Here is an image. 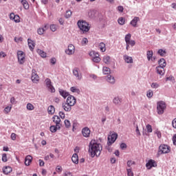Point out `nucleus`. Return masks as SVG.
I'll return each mask as SVG.
<instances>
[{
	"label": "nucleus",
	"mask_w": 176,
	"mask_h": 176,
	"mask_svg": "<svg viewBox=\"0 0 176 176\" xmlns=\"http://www.w3.org/2000/svg\"><path fill=\"white\" fill-rule=\"evenodd\" d=\"M28 43L29 48L31 51L35 49V42H34L32 40L28 38Z\"/></svg>",
	"instance_id": "21"
},
{
	"label": "nucleus",
	"mask_w": 176,
	"mask_h": 176,
	"mask_svg": "<svg viewBox=\"0 0 176 176\" xmlns=\"http://www.w3.org/2000/svg\"><path fill=\"white\" fill-rule=\"evenodd\" d=\"M26 108L28 111H34V109H35V107H34L33 104L31 103H28Z\"/></svg>",
	"instance_id": "37"
},
{
	"label": "nucleus",
	"mask_w": 176,
	"mask_h": 176,
	"mask_svg": "<svg viewBox=\"0 0 176 176\" xmlns=\"http://www.w3.org/2000/svg\"><path fill=\"white\" fill-rule=\"evenodd\" d=\"M73 106L68 104L67 102L63 104V108L66 112H69L72 109Z\"/></svg>",
	"instance_id": "18"
},
{
	"label": "nucleus",
	"mask_w": 176,
	"mask_h": 176,
	"mask_svg": "<svg viewBox=\"0 0 176 176\" xmlns=\"http://www.w3.org/2000/svg\"><path fill=\"white\" fill-rule=\"evenodd\" d=\"M59 93L63 98H67L69 96V94L64 89H59Z\"/></svg>",
	"instance_id": "27"
},
{
	"label": "nucleus",
	"mask_w": 176,
	"mask_h": 176,
	"mask_svg": "<svg viewBox=\"0 0 176 176\" xmlns=\"http://www.w3.org/2000/svg\"><path fill=\"white\" fill-rule=\"evenodd\" d=\"M102 151V146L100 143H97L96 140H91L89 145V152L91 153V157L96 156L98 157L101 155Z\"/></svg>",
	"instance_id": "1"
},
{
	"label": "nucleus",
	"mask_w": 176,
	"mask_h": 176,
	"mask_svg": "<svg viewBox=\"0 0 176 176\" xmlns=\"http://www.w3.org/2000/svg\"><path fill=\"white\" fill-rule=\"evenodd\" d=\"M87 43H89V40L86 38H82V45H87Z\"/></svg>",
	"instance_id": "56"
},
{
	"label": "nucleus",
	"mask_w": 176,
	"mask_h": 176,
	"mask_svg": "<svg viewBox=\"0 0 176 176\" xmlns=\"http://www.w3.org/2000/svg\"><path fill=\"white\" fill-rule=\"evenodd\" d=\"M140 21V17L138 16H135L133 18V19L130 22L131 25H132V27H138L137 23H138V21Z\"/></svg>",
	"instance_id": "19"
},
{
	"label": "nucleus",
	"mask_w": 176,
	"mask_h": 176,
	"mask_svg": "<svg viewBox=\"0 0 176 176\" xmlns=\"http://www.w3.org/2000/svg\"><path fill=\"white\" fill-rule=\"evenodd\" d=\"M103 61L105 64H109L111 63V57L109 56H104Z\"/></svg>",
	"instance_id": "33"
},
{
	"label": "nucleus",
	"mask_w": 176,
	"mask_h": 176,
	"mask_svg": "<svg viewBox=\"0 0 176 176\" xmlns=\"http://www.w3.org/2000/svg\"><path fill=\"white\" fill-rule=\"evenodd\" d=\"M52 120L57 126H60V123L61 122V119H60V117H58V116H54L52 118Z\"/></svg>",
	"instance_id": "17"
},
{
	"label": "nucleus",
	"mask_w": 176,
	"mask_h": 176,
	"mask_svg": "<svg viewBox=\"0 0 176 176\" xmlns=\"http://www.w3.org/2000/svg\"><path fill=\"white\" fill-rule=\"evenodd\" d=\"M50 130L52 133H56V131H57V130H60V126H51L50 128Z\"/></svg>",
	"instance_id": "30"
},
{
	"label": "nucleus",
	"mask_w": 176,
	"mask_h": 176,
	"mask_svg": "<svg viewBox=\"0 0 176 176\" xmlns=\"http://www.w3.org/2000/svg\"><path fill=\"white\" fill-rule=\"evenodd\" d=\"M156 72L157 74H158V75H160L161 76H163V75H164V67H156Z\"/></svg>",
	"instance_id": "20"
},
{
	"label": "nucleus",
	"mask_w": 176,
	"mask_h": 176,
	"mask_svg": "<svg viewBox=\"0 0 176 176\" xmlns=\"http://www.w3.org/2000/svg\"><path fill=\"white\" fill-rule=\"evenodd\" d=\"M55 111H56V110H55L54 106H50V107H48L47 112H48L49 115H53V113H54Z\"/></svg>",
	"instance_id": "31"
},
{
	"label": "nucleus",
	"mask_w": 176,
	"mask_h": 176,
	"mask_svg": "<svg viewBox=\"0 0 176 176\" xmlns=\"http://www.w3.org/2000/svg\"><path fill=\"white\" fill-rule=\"evenodd\" d=\"M66 102H67L69 105H75L76 104V98L74 97V96H69L67 98Z\"/></svg>",
	"instance_id": "11"
},
{
	"label": "nucleus",
	"mask_w": 176,
	"mask_h": 176,
	"mask_svg": "<svg viewBox=\"0 0 176 176\" xmlns=\"http://www.w3.org/2000/svg\"><path fill=\"white\" fill-rule=\"evenodd\" d=\"M11 139L12 140V141H16V133H12L11 134Z\"/></svg>",
	"instance_id": "60"
},
{
	"label": "nucleus",
	"mask_w": 176,
	"mask_h": 176,
	"mask_svg": "<svg viewBox=\"0 0 176 176\" xmlns=\"http://www.w3.org/2000/svg\"><path fill=\"white\" fill-rule=\"evenodd\" d=\"M2 162H3L4 163H6V162H8V155H6V153H3L2 155Z\"/></svg>",
	"instance_id": "46"
},
{
	"label": "nucleus",
	"mask_w": 176,
	"mask_h": 176,
	"mask_svg": "<svg viewBox=\"0 0 176 176\" xmlns=\"http://www.w3.org/2000/svg\"><path fill=\"white\" fill-rule=\"evenodd\" d=\"M78 28L83 32H88L90 30V26L89 23L85 21H78L77 23Z\"/></svg>",
	"instance_id": "2"
},
{
	"label": "nucleus",
	"mask_w": 176,
	"mask_h": 176,
	"mask_svg": "<svg viewBox=\"0 0 176 176\" xmlns=\"http://www.w3.org/2000/svg\"><path fill=\"white\" fill-rule=\"evenodd\" d=\"M47 28H49V25L47 24L45 25L43 28H38L37 30L38 35H43L45 31H46Z\"/></svg>",
	"instance_id": "16"
},
{
	"label": "nucleus",
	"mask_w": 176,
	"mask_h": 176,
	"mask_svg": "<svg viewBox=\"0 0 176 176\" xmlns=\"http://www.w3.org/2000/svg\"><path fill=\"white\" fill-rule=\"evenodd\" d=\"M146 128L148 133H152L153 129H152V126L151 124H147Z\"/></svg>",
	"instance_id": "51"
},
{
	"label": "nucleus",
	"mask_w": 176,
	"mask_h": 176,
	"mask_svg": "<svg viewBox=\"0 0 176 176\" xmlns=\"http://www.w3.org/2000/svg\"><path fill=\"white\" fill-rule=\"evenodd\" d=\"M127 175L128 176H134V173H133V170L130 168H126Z\"/></svg>",
	"instance_id": "43"
},
{
	"label": "nucleus",
	"mask_w": 176,
	"mask_h": 176,
	"mask_svg": "<svg viewBox=\"0 0 176 176\" xmlns=\"http://www.w3.org/2000/svg\"><path fill=\"white\" fill-rule=\"evenodd\" d=\"M107 82H109V83H115V78L112 77V76H107Z\"/></svg>",
	"instance_id": "36"
},
{
	"label": "nucleus",
	"mask_w": 176,
	"mask_h": 176,
	"mask_svg": "<svg viewBox=\"0 0 176 176\" xmlns=\"http://www.w3.org/2000/svg\"><path fill=\"white\" fill-rule=\"evenodd\" d=\"M70 90L72 93H80V91L76 87H72Z\"/></svg>",
	"instance_id": "39"
},
{
	"label": "nucleus",
	"mask_w": 176,
	"mask_h": 176,
	"mask_svg": "<svg viewBox=\"0 0 176 176\" xmlns=\"http://www.w3.org/2000/svg\"><path fill=\"white\" fill-rule=\"evenodd\" d=\"M45 85L51 93H55L56 92V89H54V87L52 85V80L50 78H46L45 79Z\"/></svg>",
	"instance_id": "8"
},
{
	"label": "nucleus",
	"mask_w": 176,
	"mask_h": 176,
	"mask_svg": "<svg viewBox=\"0 0 176 176\" xmlns=\"http://www.w3.org/2000/svg\"><path fill=\"white\" fill-rule=\"evenodd\" d=\"M94 14H95L94 10H91L88 12V15L89 16V17H94Z\"/></svg>",
	"instance_id": "55"
},
{
	"label": "nucleus",
	"mask_w": 176,
	"mask_h": 176,
	"mask_svg": "<svg viewBox=\"0 0 176 176\" xmlns=\"http://www.w3.org/2000/svg\"><path fill=\"white\" fill-rule=\"evenodd\" d=\"M173 144L176 145V134L173 137Z\"/></svg>",
	"instance_id": "63"
},
{
	"label": "nucleus",
	"mask_w": 176,
	"mask_h": 176,
	"mask_svg": "<svg viewBox=\"0 0 176 176\" xmlns=\"http://www.w3.org/2000/svg\"><path fill=\"white\" fill-rule=\"evenodd\" d=\"M159 87H160V85L157 82H153L151 85V87L153 89H157Z\"/></svg>",
	"instance_id": "54"
},
{
	"label": "nucleus",
	"mask_w": 176,
	"mask_h": 176,
	"mask_svg": "<svg viewBox=\"0 0 176 176\" xmlns=\"http://www.w3.org/2000/svg\"><path fill=\"white\" fill-rule=\"evenodd\" d=\"M21 3L23 5L24 9H30V5L28 4V2H27L26 0H21Z\"/></svg>",
	"instance_id": "29"
},
{
	"label": "nucleus",
	"mask_w": 176,
	"mask_h": 176,
	"mask_svg": "<svg viewBox=\"0 0 176 176\" xmlns=\"http://www.w3.org/2000/svg\"><path fill=\"white\" fill-rule=\"evenodd\" d=\"M158 54H160V56H162V57L164 56H166V50H163L162 49L158 50Z\"/></svg>",
	"instance_id": "45"
},
{
	"label": "nucleus",
	"mask_w": 176,
	"mask_h": 176,
	"mask_svg": "<svg viewBox=\"0 0 176 176\" xmlns=\"http://www.w3.org/2000/svg\"><path fill=\"white\" fill-rule=\"evenodd\" d=\"M124 60L125 63H127V64H133V58L131 56H129L128 55H124Z\"/></svg>",
	"instance_id": "25"
},
{
	"label": "nucleus",
	"mask_w": 176,
	"mask_h": 176,
	"mask_svg": "<svg viewBox=\"0 0 176 176\" xmlns=\"http://www.w3.org/2000/svg\"><path fill=\"white\" fill-rule=\"evenodd\" d=\"M72 15V12H71V10H67L65 14V17L66 19H69V17H71Z\"/></svg>",
	"instance_id": "47"
},
{
	"label": "nucleus",
	"mask_w": 176,
	"mask_h": 176,
	"mask_svg": "<svg viewBox=\"0 0 176 176\" xmlns=\"http://www.w3.org/2000/svg\"><path fill=\"white\" fill-rule=\"evenodd\" d=\"M17 57L19 64H24L25 63V54L23 51L17 52Z\"/></svg>",
	"instance_id": "7"
},
{
	"label": "nucleus",
	"mask_w": 176,
	"mask_h": 176,
	"mask_svg": "<svg viewBox=\"0 0 176 176\" xmlns=\"http://www.w3.org/2000/svg\"><path fill=\"white\" fill-rule=\"evenodd\" d=\"M126 44L127 45V46H131L133 47V46H135V41L134 40H129V42H126Z\"/></svg>",
	"instance_id": "38"
},
{
	"label": "nucleus",
	"mask_w": 176,
	"mask_h": 176,
	"mask_svg": "<svg viewBox=\"0 0 176 176\" xmlns=\"http://www.w3.org/2000/svg\"><path fill=\"white\" fill-rule=\"evenodd\" d=\"M50 30L52 32H55V31H57V26L56 25H51Z\"/></svg>",
	"instance_id": "48"
},
{
	"label": "nucleus",
	"mask_w": 176,
	"mask_h": 176,
	"mask_svg": "<svg viewBox=\"0 0 176 176\" xmlns=\"http://www.w3.org/2000/svg\"><path fill=\"white\" fill-rule=\"evenodd\" d=\"M122 98L119 97H115L113 100V102L115 104V105H120L122 104Z\"/></svg>",
	"instance_id": "26"
},
{
	"label": "nucleus",
	"mask_w": 176,
	"mask_h": 176,
	"mask_svg": "<svg viewBox=\"0 0 176 176\" xmlns=\"http://www.w3.org/2000/svg\"><path fill=\"white\" fill-rule=\"evenodd\" d=\"M124 21H125V20H124V18H123V17H121L118 19V23H120V25H124Z\"/></svg>",
	"instance_id": "49"
},
{
	"label": "nucleus",
	"mask_w": 176,
	"mask_h": 176,
	"mask_svg": "<svg viewBox=\"0 0 176 176\" xmlns=\"http://www.w3.org/2000/svg\"><path fill=\"white\" fill-rule=\"evenodd\" d=\"M99 47H100V52H102V53H104V52H105V50H107V48L105 47V43H100L99 45Z\"/></svg>",
	"instance_id": "32"
},
{
	"label": "nucleus",
	"mask_w": 176,
	"mask_h": 176,
	"mask_svg": "<svg viewBox=\"0 0 176 176\" xmlns=\"http://www.w3.org/2000/svg\"><path fill=\"white\" fill-rule=\"evenodd\" d=\"M32 80L33 83H38L39 82V76H38L36 72L33 71L32 73Z\"/></svg>",
	"instance_id": "15"
},
{
	"label": "nucleus",
	"mask_w": 176,
	"mask_h": 176,
	"mask_svg": "<svg viewBox=\"0 0 176 176\" xmlns=\"http://www.w3.org/2000/svg\"><path fill=\"white\" fill-rule=\"evenodd\" d=\"M116 140H118V133H114L109 135L107 138V145L111 146V145H112V144H113Z\"/></svg>",
	"instance_id": "6"
},
{
	"label": "nucleus",
	"mask_w": 176,
	"mask_h": 176,
	"mask_svg": "<svg viewBox=\"0 0 176 176\" xmlns=\"http://www.w3.org/2000/svg\"><path fill=\"white\" fill-rule=\"evenodd\" d=\"M148 98H152V97H153V91L149 89L147 91V94H146Z\"/></svg>",
	"instance_id": "42"
},
{
	"label": "nucleus",
	"mask_w": 176,
	"mask_h": 176,
	"mask_svg": "<svg viewBox=\"0 0 176 176\" xmlns=\"http://www.w3.org/2000/svg\"><path fill=\"white\" fill-rule=\"evenodd\" d=\"M32 162V156L27 155L25 158V164L26 166H30Z\"/></svg>",
	"instance_id": "24"
},
{
	"label": "nucleus",
	"mask_w": 176,
	"mask_h": 176,
	"mask_svg": "<svg viewBox=\"0 0 176 176\" xmlns=\"http://www.w3.org/2000/svg\"><path fill=\"white\" fill-rule=\"evenodd\" d=\"M13 20L15 23H20V16L19 15H15Z\"/></svg>",
	"instance_id": "53"
},
{
	"label": "nucleus",
	"mask_w": 176,
	"mask_h": 176,
	"mask_svg": "<svg viewBox=\"0 0 176 176\" xmlns=\"http://www.w3.org/2000/svg\"><path fill=\"white\" fill-rule=\"evenodd\" d=\"M102 71L104 75H109V74H111V69L109 67H103Z\"/></svg>",
	"instance_id": "34"
},
{
	"label": "nucleus",
	"mask_w": 176,
	"mask_h": 176,
	"mask_svg": "<svg viewBox=\"0 0 176 176\" xmlns=\"http://www.w3.org/2000/svg\"><path fill=\"white\" fill-rule=\"evenodd\" d=\"M120 148H121V149H125L126 148H127V145L124 143H122L120 144Z\"/></svg>",
	"instance_id": "62"
},
{
	"label": "nucleus",
	"mask_w": 176,
	"mask_h": 176,
	"mask_svg": "<svg viewBox=\"0 0 176 176\" xmlns=\"http://www.w3.org/2000/svg\"><path fill=\"white\" fill-rule=\"evenodd\" d=\"M72 161L73 163H74V164H78L79 163V157L78 156L77 153L73 154Z\"/></svg>",
	"instance_id": "23"
},
{
	"label": "nucleus",
	"mask_w": 176,
	"mask_h": 176,
	"mask_svg": "<svg viewBox=\"0 0 176 176\" xmlns=\"http://www.w3.org/2000/svg\"><path fill=\"white\" fill-rule=\"evenodd\" d=\"M12 167L10 166H4L3 168V173L6 175H8V174H10V173H12Z\"/></svg>",
	"instance_id": "22"
},
{
	"label": "nucleus",
	"mask_w": 176,
	"mask_h": 176,
	"mask_svg": "<svg viewBox=\"0 0 176 176\" xmlns=\"http://www.w3.org/2000/svg\"><path fill=\"white\" fill-rule=\"evenodd\" d=\"M65 127H67V129L71 127V122H69V120H65Z\"/></svg>",
	"instance_id": "52"
},
{
	"label": "nucleus",
	"mask_w": 176,
	"mask_h": 176,
	"mask_svg": "<svg viewBox=\"0 0 176 176\" xmlns=\"http://www.w3.org/2000/svg\"><path fill=\"white\" fill-rule=\"evenodd\" d=\"M10 102L11 104H12V105H14V104H17V102L16 101V99L14 98V97H12L10 98Z\"/></svg>",
	"instance_id": "57"
},
{
	"label": "nucleus",
	"mask_w": 176,
	"mask_h": 176,
	"mask_svg": "<svg viewBox=\"0 0 176 176\" xmlns=\"http://www.w3.org/2000/svg\"><path fill=\"white\" fill-rule=\"evenodd\" d=\"M66 54L68 56H72L75 53V46L72 44H69L68 48L65 50Z\"/></svg>",
	"instance_id": "10"
},
{
	"label": "nucleus",
	"mask_w": 176,
	"mask_h": 176,
	"mask_svg": "<svg viewBox=\"0 0 176 176\" xmlns=\"http://www.w3.org/2000/svg\"><path fill=\"white\" fill-rule=\"evenodd\" d=\"M65 176H72V173L71 172H66Z\"/></svg>",
	"instance_id": "64"
},
{
	"label": "nucleus",
	"mask_w": 176,
	"mask_h": 176,
	"mask_svg": "<svg viewBox=\"0 0 176 176\" xmlns=\"http://www.w3.org/2000/svg\"><path fill=\"white\" fill-rule=\"evenodd\" d=\"M59 116H60L61 119H65V113L63 111L59 112Z\"/></svg>",
	"instance_id": "58"
},
{
	"label": "nucleus",
	"mask_w": 176,
	"mask_h": 176,
	"mask_svg": "<svg viewBox=\"0 0 176 176\" xmlns=\"http://www.w3.org/2000/svg\"><path fill=\"white\" fill-rule=\"evenodd\" d=\"M171 152V147L167 144H161L159 146L158 153L163 155L164 153H170Z\"/></svg>",
	"instance_id": "4"
},
{
	"label": "nucleus",
	"mask_w": 176,
	"mask_h": 176,
	"mask_svg": "<svg viewBox=\"0 0 176 176\" xmlns=\"http://www.w3.org/2000/svg\"><path fill=\"white\" fill-rule=\"evenodd\" d=\"M12 105L6 107L3 111L4 113H9L12 111Z\"/></svg>",
	"instance_id": "40"
},
{
	"label": "nucleus",
	"mask_w": 176,
	"mask_h": 176,
	"mask_svg": "<svg viewBox=\"0 0 176 176\" xmlns=\"http://www.w3.org/2000/svg\"><path fill=\"white\" fill-rule=\"evenodd\" d=\"M73 75L76 76L78 80H80V79H82V74L79 73V69L76 67L73 70Z\"/></svg>",
	"instance_id": "13"
},
{
	"label": "nucleus",
	"mask_w": 176,
	"mask_h": 176,
	"mask_svg": "<svg viewBox=\"0 0 176 176\" xmlns=\"http://www.w3.org/2000/svg\"><path fill=\"white\" fill-rule=\"evenodd\" d=\"M89 56L91 57L94 63H100V61H101V58H100V54H98V52L91 51L89 52Z\"/></svg>",
	"instance_id": "5"
},
{
	"label": "nucleus",
	"mask_w": 176,
	"mask_h": 176,
	"mask_svg": "<svg viewBox=\"0 0 176 176\" xmlns=\"http://www.w3.org/2000/svg\"><path fill=\"white\" fill-rule=\"evenodd\" d=\"M37 53L38 54H39V56H41V57H43V58H45L46 57V54L45 52L42 51L40 49L37 50Z\"/></svg>",
	"instance_id": "35"
},
{
	"label": "nucleus",
	"mask_w": 176,
	"mask_h": 176,
	"mask_svg": "<svg viewBox=\"0 0 176 176\" xmlns=\"http://www.w3.org/2000/svg\"><path fill=\"white\" fill-rule=\"evenodd\" d=\"M146 167L147 170H151L153 167H157V163L153 160H149L146 164Z\"/></svg>",
	"instance_id": "9"
},
{
	"label": "nucleus",
	"mask_w": 176,
	"mask_h": 176,
	"mask_svg": "<svg viewBox=\"0 0 176 176\" xmlns=\"http://www.w3.org/2000/svg\"><path fill=\"white\" fill-rule=\"evenodd\" d=\"M158 64L160 66L158 67H161L162 68H164L166 67V65H167V63H166V60L164 58H161L159 61H158Z\"/></svg>",
	"instance_id": "28"
},
{
	"label": "nucleus",
	"mask_w": 176,
	"mask_h": 176,
	"mask_svg": "<svg viewBox=\"0 0 176 176\" xmlns=\"http://www.w3.org/2000/svg\"><path fill=\"white\" fill-rule=\"evenodd\" d=\"M90 129H89V127H85L82 129V134L83 135V137H85V138H87L89 137H90Z\"/></svg>",
	"instance_id": "12"
},
{
	"label": "nucleus",
	"mask_w": 176,
	"mask_h": 176,
	"mask_svg": "<svg viewBox=\"0 0 176 176\" xmlns=\"http://www.w3.org/2000/svg\"><path fill=\"white\" fill-rule=\"evenodd\" d=\"M125 42L126 43H127V42L129 43V41H130L131 40V34H128L125 36Z\"/></svg>",
	"instance_id": "41"
},
{
	"label": "nucleus",
	"mask_w": 176,
	"mask_h": 176,
	"mask_svg": "<svg viewBox=\"0 0 176 176\" xmlns=\"http://www.w3.org/2000/svg\"><path fill=\"white\" fill-rule=\"evenodd\" d=\"M167 107V105L166 104V102L164 101H160L157 102V112L158 115H163L164 113V110Z\"/></svg>",
	"instance_id": "3"
},
{
	"label": "nucleus",
	"mask_w": 176,
	"mask_h": 176,
	"mask_svg": "<svg viewBox=\"0 0 176 176\" xmlns=\"http://www.w3.org/2000/svg\"><path fill=\"white\" fill-rule=\"evenodd\" d=\"M38 163H39V166L41 167H43V166H45V162H43V160H39Z\"/></svg>",
	"instance_id": "59"
},
{
	"label": "nucleus",
	"mask_w": 176,
	"mask_h": 176,
	"mask_svg": "<svg viewBox=\"0 0 176 176\" xmlns=\"http://www.w3.org/2000/svg\"><path fill=\"white\" fill-rule=\"evenodd\" d=\"M172 126L174 129H176V118L172 121Z\"/></svg>",
	"instance_id": "61"
},
{
	"label": "nucleus",
	"mask_w": 176,
	"mask_h": 176,
	"mask_svg": "<svg viewBox=\"0 0 176 176\" xmlns=\"http://www.w3.org/2000/svg\"><path fill=\"white\" fill-rule=\"evenodd\" d=\"M56 171L58 173V174H61L63 171V167H61V166H57L56 168Z\"/></svg>",
	"instance_id": "44"
},
{
	"label": "nucleus",
	"mask_w": 176,
	"mask_h": 176,
	"mask_svg": "<svg viewBox=\"0 0 176 176\" xmlns=\"http://www.w3.org/2000/svg\"><path fill=\"white\" fill-rule=\"evenodd\" d=\"M146 57H147V60L148 61H155V60H156L155 58H153V51L152 50H148L146 52Z\"/></svg>",
	"instance_id": "14"
},
{
	"label": "nucleus",
	"mask_w": 176,
	"mask_h": 176,
	"mask_svg": "<svg viewBox=\"0 0 176 176\" xmlns=\"http://www.w3.org/2000/svg\"><path fill=\"white\" fill-rule=\"evenodd\" d=\"M133 164H135V162L131 160H129L127 162H126V165L130 167L131 166H133Z\"/></svg>",
	"instance_id": "50"
}]
</instances>
